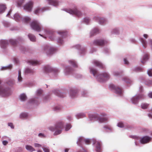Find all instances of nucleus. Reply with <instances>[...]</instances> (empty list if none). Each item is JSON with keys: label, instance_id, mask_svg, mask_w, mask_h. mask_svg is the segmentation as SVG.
<instances>
[{"label": "nucleus", "instance_id": "nucleus-35", "mask_svg": "<svg viewBox=\"0 0 152 152\" xmlns=\"http://www.w3.org/2000/svg\"><path fill=\"white\" fill-rule=\"evenodd\" d=\"M28 36L31 41L34 42L36 41V38L33 35L29 34H28Z\"/></svg>", "mask_w": 152, "mask_h": 152}, {"label": "nucleus", "instance_id": "nucleus-11", "mask_svg": "<svg viewBox=\"0 0 152 152\" xmlns=\"http://www.w3.org/2000/svg\"><path fill=\"white\" fill-rule=\"evenodd\" d=\"M93 144L95 148V149L97 152H100L101 150V143L96 140H93Z\"/></svg>", "mask_w": 152, "mask_h": 152}, {"label": "nucleus", "instance_id": "nucleus-23", "mask_svg": "<svg viewBox=\"0 0 152 152\" xmlns=\"http://www.w3.org/2000/svg\"><path fill=\"white\" fill-rule=\"evenodd\" d=\"M26 149L30 152H33L35 151V149L31 146L26 145L25 146Z\"/></svg>", "mask_w": 152, "mask_h": 152}, {"label": "nucleus", "instance_id": "nucleus-31", "mask_svg": "<svg viewBox=\"0 0 152 152\" xmlns=\"http://www.w3.org/2000/svg\"><path fill=\"white\" fill-rule=\"evenodd\" d=\"M12 68V65L10 64L8 66L2 67L1 68L0 70H4L7 69H11Z\"/></svg>", "mask_w": 152, "mask_h": 152}, {"label": "nucleus", "instance_id": "nucleus-26", "mask_svg": "<svg viewBox=\"0 0 152 152\" xmlns=\"http://www.w3.org/2000/svg\"><path fill=\"white\" fill-rule=\"evenodd\" d=\"M28 116V114L26 113H22L20 115L19 117L21 119H23L27 118Z\"/></svg>", "mask_w": 152, "mask_h": 152}, {"label": "nucleus", "instance_id": "nucleus-14", "mask_svg": "<svg viewBox=\"0 0 152 152\" xmlns=\"http://www.w3.org/2000/svg\"><path fill=\"white\" fill-rule=\"evenodd\" d=\"M110 87L116 94L119 95H121L122 94V91L120 88L113 85H111Z\"/></svg>", "mask_w": 152, "mask_h": 152}, {"label": "nucleus", "instance_id": "nucleus-34", "mask_svg": "<svg viewBox=\"0 0 152 152\" xmlns=\"http://www.w3.org/2000/svg\"><path fill=\"white\" fill-rule=\"evenodd\" d=\"M7 83L10 86L13 85L15 84V80L13 79H10L7 80Z\"/></svg>", "mask_w": 152, "mask_h": 152}, {"label": "nucleus", "instance_id": "nucleus-60", "mask_svg": "<svg viewBox=\"0 0 152 152\" xmlns=\"http://www.w3.org/2000/svg\"><path fill=\"white\" fill-rule=\"evenodd\" d=\"M124 80L126 83H130L132 82V81L127 78H125L124 79Z\"/></svg>", "mask_w": 152, "mask_h": 152}, {"label": "nucleus", "instance_id": "nucleus-37", "mask_svg": "<svg viewBox=\"0 0 152 152\" xmlns=\"http://www.w3.org/2000/svg\"><path fill=\"white\" fill-rule=\"evenodd\" d=\"M28 63L29 65H35L37 64L38 62L36 60H31L28 61Z\"/></svg>", "mask_w": 152, "mask_h": 152}, {"label": "nucleus", "instance_id": "nucleus-53", "mask_svg": "<svg viewBox=\"0 0 152 152\" xmlns=\"http://www.w3.org/2000/svg\"><path fill=\"white\" fill-rule=\"evenodd\" d=\"M34 145L36 148H40L42 147V145L41 144L37 143H34Z\"/></svg>", "mask_w": 152, "mask_h": 152}, {"label": "nucleus", "instance_id": "nucleus-57", "mask_svg": "<svg viewBox=\"0 0 152 152\" xmlns=\"http://www.w3.org/2000/svg\"><path fill=\"white\" fill-rule=\"evenodd\" d=\"M48 129L51 131L53 132L55 130V127L50 126L48 127Z\"/></svg>", "mask_w": 152, "mask_h": 152}, {"label": "nucleus", "instance_id": "nucleus-29", "mask_svg": "<svg viewBox=\"0 0 152 152\" xmlns=\"http://www.w3.org/2000/svg\"><path fill=\"white\" fill-rule=\"evenodd\" d=\"M99 32V30L97 28H95L93 29L91 32L90 34L91 35H93L95 34H97Z\"/></svg>", "mask_w": 152, "mask_h": 152}, {"label": "nucleus", "instance_id": "nucleus-13", "mask_svg": "<svg viewBox=\"0 0 152 152\" xmlns=\"http://www.w3.org/2000/svg\"><path fill=\"white\" fill-rule=\"evenodd\" d=\"M91 142V141L89 139H85L83 137H80L78 138L77 144L80 146V144L84 142L86 144H90Z\"/></svg>", "mask_w": 152, "mask_h": 152}, {"label": "nucleus", "instance_id": "nucleus-22", "mask_svg": "<svg viewBox=\"0 0 152 152\" xmlns=\"http://www.w3.org/2000/svg\"><path fill=\"white\" fill-rule=\"evenodd\" d=\"M49 3L54 6H57L58 5V2L56 0H47Z\"/></svg>", "mask_w": 152, "mask_h": 152}, {"label": "nucleus", "instance_id": "nucleus-10", "mask_svg": "<svg viewBox=\"0 0 152 152\" xmlns=\"http://www.w3.org/2000/svg\"><path fill=\"white\" fill-rule=\"evenodd\" d=\"M63 127V124L62 122L57 123L55 126V130L54 133V135H57L60 134L61 132V129Z\"/></svg>", "mask_w": 152, "mask_h": 152}, {"label": "nucleus", "instance_id": "nucleus-30", "mask_svg": "<svg viewBox=\"0 0 152 152\" xmlns=\"http://www.w3.org/2000/svg\"><path fill=\"white\" fill-rule=\"evenodd\" d=\"M22 21L25 23H28L30 20V19L28 17H25L22 19Z\"/></svg>", "mask_w": 152, "mask_h": 152}, {"label": "nucleus", "instance_id": "nucleus-47", "mask_svg": "<svg viewBox=\"0 0 152 152\" xmlns=\"http://www.w3.org/2000/svg\"><path fill=\"white\" fill-rule=\"evenodd\" d=\"M24 0H19L17 2V5L18 7H20L22 4L23 3Z\"/></svg>", "mask_w": 152, "mask_h": 152}, {"label": "nucleus", "instance_id": "nucleus-2", "mask_svg": "<svg viewBox=\"0 0 152 152\" xmlns=\"http://www.w3.org/2000/svg\"><path fill=\"white\" fill-rule=\"evenodd\" d=\"M89 69L90 73L93 74L97 80L100 83L104 82L110 78V75L107 72H103L96 75L97 71L96 69L90 67Z\"/></svg>", "mask_w": 152, "mask_h": 152}, {"label": "nucleus", "instance_id": "nucleus-56", "mask_svg": "<svg viewBox=\"0 0 152 152\" xmlns=\"http://www.w3.org/2000/svg\"><path fill=\"white\" fill-rule=\"evenodd\" d=\"M57 42L58 43L62 44L64 43V41L61 38H59L57 39Z\"/></svg>", "mask_w": 152, "mask_h": 152}, {"label": "nucleus", "instance_id": "nucleus-33", "mask_svg": "<svg viewBox=\"0 0 152 152\" xmlns=\"http://www.w3.org/2000/svg\"><path fill=\"white\" fill-rule=\"evenodd\" d=\"M62 109V107L60 105H56L53 108L54 111H58L61 110Z\"/></svg>", "mask_w": 152, "mask_h": 152}, {"label": "nucleus", "instance_id": "nucleus-15", "mask_svg": "<svg viewBox=\"0 0 152 152\" xmlns=\"http://www.w3.org/2000/svg\"><path fill=\"white\" fill-rule=\"evenodd\" d=\"M66 12L69 14L77 16H80L82 15L80 10H65Z\"/></svg>", "mask_w": 152, "mask_h": 152}, {"label": "nucleus", "instance_id": "nucleus-49", "mask_svg": "<svg viewBox=\"0 0 152 152\" xmlns=\"http://www.w3.org/2000/svg\"><path fill=\"white\" fill-rule=\"evenodd\" d=\"M147 73L149 76H152V69H149Z\"/></svg>", "mask_w": 152, "mask_h": 152}, {"label": "nucleus", "instance_id": "nucleus-63", "mask_svg": "<svg viewBox=\"0 0 152 152\" xmlns=\"http://www.w3.org/2000/svg\"><path fill=\"white\" fill-rule=\"evenodd\" d=\"M113 74L114 75L117 76L119 75V73L118 71H115L113 72Z\"/></svg>", "mask_w": 152, "mask_h": 152}, {"label": "nucleus", "instance_id": "nucleus-62", "mask_svg": "<svg viewBox=\"0 0 152 152\" xmlns=\"http://www.w3.org/2000/svg\"><path fill=\"white\" fill-rule=\"evenodd\" d=\"M142 69V68L140 67H136L135 68L134 70L136 71H139L141 70Z\"/></svg>", "mask_w": 152, "mask_h": 152}, {"label": "nucleus", "instance_id": "nucleus-43", "mask_svg": "<svg viewBox=\"0 0 152 152\" xmlns=\"http://www.w3.org/2000/svg\"><path fill=\"white\" fill-rule=\"evenodd\" d=\"M25 72L27 73H33L34 72L33 70L28 68L25 70Z\"/></svg>", "mask_w": 152, "mask_h": 152}, {"label": "nucleus", "instance_id": "nucleus-4", "mask_svg": "<svg viewBox=\"0 0 152 152\" xmlns=\"http://www.w3.org/2000/svg\"><path fill=\"white\" fill-rule=\"evenodd\" d=\"M56 49L50 44H46L43 45L42 48V51L47 55H50L54 53Z\"/></svg>", "mask_w": 152, "mask_h": 152}, {"label": "nucleus", "instance_id": "nucleus-5", "mask_svg": "<svg viewBox=\"0 0 152 152\" xmlns=\"http://www.w3.org/2000/svg\"><path fill=\"white\" fill-rule=\"evenodd\" d=\"M12 92L8 88L0 86V96H8L11 94Z\"/></svg>", "mask_w": 152, "mask_h": 152}, {"label": "nucleus", "instance_id": "nucleus-36", "mask_svg": "<svg viewBox=\"0 0 152 152\" xmlns=\"http://www.w3.org/2000/svg\"><path fill=\"white\" fill-rule=\"evenodd\" d=\"M18 82H20L22 81V78L21 76V72L20 70H19L18 71Z\"/></svg>", "mask_w": 152, "mask_h": 152}, {"label": "nucleus", "instance_id": "nucleus-46", "mask_svg": "<svg viewBox=\"0 0 152 152\" xmlns=\"http://www.w3.org/2000/svg\"><path fill=\"white\" fill-rule=\"evenodd\" d=\"M38 136L39 137L41 138H44L46 137V135L43 133H39L38 135Z\"/></svg>", "mask_w": 152, "mask_h": 152}, {"label": "nucleus", "instance_id": "nucleus-52", "mask_svg": "<svg viewBox=\"0 0 152 152\" xmlns=\"http://www.w3.org/2000/svg\"><path fill=\"white\" fill-rule=\"evenodd\" d=\"M42 149L43 150V151L45 152H49V148L47 147H42Z\"/></svg>", "mask_w": 152, "mask_h": 152}, {"label": "nucleus", "instance_id": "nucleus-12", "mask_svg": "<svg viewBox=\"0 0 152 152\" xmlns=\"http://www.w3.org/2000/svg\"><path fill=\"white\" fill-rule=\"evenodd\" d=\"M108 42V41L106 40L99 39L94 40V44L96 45L102 46L106 45Z\"/></svg>", "mask_w": 152, "mask_h": 152}, {"label": "nucleus", "instance_id": "nucleus-25", "mask_svg": "<svg viewBox=\"0 0 152 152\" xmlns=\"http://www.w3.org/2000/svg\"><path fill=\"white\" fill-rule=\"evenodd\" d=\"M20 99L21 101H24L26 100L27 97L26 95L24 94H20Z\"/></svg>", "mask_w": 152, "mask_h": 152}, {"label": "nucleus", "instance_id": "nucleus-54", "mask_svg": "<svg viewBox=\"0 0 152 152\" xmlns=\"http://www.w3.org/2000/svg\"><path fill=\"white\" fill-rule=\"evenodd\" d=\"M42 91L41 90H38L37 91V96H39L42 93Z\"/></svg>", "mask_w": 152, "mask_h": 152}, {"label": "nucleus", "instance_id": "nucleus-45", "mask_svg": "<svg viewBox=\"0 0 152 152\" xmlns=\"http://www.w3.org/2000/svg\"><path fill=\"white\" fill-rule=\"evenodd\" d=\"M71 127V125L70 124H67L65 127V130L66 131H67L69 130Z\"/></svg>", "mask_w": 152, "mask_h": 152}, {"label": "nucleus", "instance_id": "nucleus-48", "mask_svg": "<svg viewBox=\"0 0 152 152\" xmlns=\"http://www.w3.org/2000/svg\"><path fill=\"white\" fill-rule=\"evenodd\" d=\"M7 8L5 4H0V10H5Z\"/></svg>", "mask_w": 152, "mask_h": 152}, {"label": "nucleus", "instance_id": "nucleus-19", "mask_svg": "<svg viewBox=\"0 0 152 152\" xmlns=\"http://www.w3.org/2000/svg\"><path fill=\"white\" fill-rule=\"evenodd\" d=\"M93 63L95 65L101 68H103L104 66L100 62L96 60H94L93 62Z\"/></svg>", "mask_w": 152, "mask_h": 152}, {"label": "nucleus", "instance_id": "nucleus-28", "mask_svg": "<svg viewBox=\"0 0 152 152\" xmlns=\"http://www.w3.org/2000/svg\"><path fill=\"white\" fill-rule=\"evenodd\" d=\"M148 58V56L147 54H145L143 56V58L141 60V62L142 64H144L145 61L147 60Z\"/></svg>", "mask_w": 152, "mask_h": 152}, {"label": "nucleus", "instance_id": "nucleus-38", "mask_svg": "<svg viewBox=\"0 0 152 152\" xmlns=\"http://www.w3.org/2000/svg\"><path fill=\"white\" fill-rule=\"evenodd\" d=\"M58 33L61 36L64 37L66 34V31H60L58 32Z\"/></svg>", "mask_w": 152, "mask_h": 152}, {"label": "nucleus", "instance_id": "nucleus-7", "mask_svg": "<svg viewBox=\"0 0 152 152\" xmlns=\"http://www.w3.org/2000/svg\"><path fill=\"white\" fill-rule=\"evenodd\" d=\"M44 70L46 72L51 73L53 76H56L59 72L57 69L52 67L49 66H45Z\"/></svg>", "mask_w": 152, "mask_h": 152}, {"label": "nucleus", "instance_id": "nucleus-3", "mask_svg": "<svg viewBox=\"0 0 152 152\" xmlns=\"http://www.w3.org/2000/svg\"><path fill=\"white\" fill-rule=\"evenodd\" d=\"M89 117L91 120L96 119L99 122L101 123L107 121L109 118L107 115L104 113H101L100 115L96 113L89 114Z\"/></svg>", "mask_w": 152, "mask_h": 152}, {"label": "nucleus", "instance_id": "nucleus-42", "mask_svg": "<svg viewBox=\"0 0 152 152\" xmlns=\"http://www.w3.org/2000/svg\"><path fill=\"white\" fill-rule=\"evenodd\" d=\"M31 10H29V11H30ZM33 12L36 15H39V14L42 13L43 11V10H33Z\"/></svg>", "mask_w": 152, "mask_h": 152}, {"label": "nucleus", "instance_id": "nucleus-58", "mask_svg": "<svg viewBox=\"0 0 152 152\" xmlns=\"http://www.w3.org/2000/svg\"><path fill=\"white\" fill-rule=\"evenodd\" d=\"M104 129L107 130L111 131L112 130V129L109 126H105L104 127Z\"/></svg>", "mask_w": 152, "mask_h": 152}, {"label": "nucleus", "instance_id": "nucleus-27", "mask_svg": "<svg viewBox=\"0 0 152 152\" xmlns=\"http://www.w3.org/2000/svg\"><path fill=\"white\" fill-rule=\"evenodd\" d=\"M69 64L72 65L73 67L77 66V64L75 61L73 60H70L68 61Z\"/></svg>", "mask_w": 152, "mask_h": 152}, {"label": "nucleus", "instance_id": "nucleus-9", "mask_svg": "<svg viewBox=\"0 0 152 152\" xmlns=\"http://www.w3.org/2000/svg\"><path fill=\"white\" fill-rule=\"evenodd\" d=\"M12 10H10L7 15V16L9 17L12 18L13 16L14 19L17 21H19L22 20V18L18 14H14L12 13Z\"/></svg>", "mask_w": 152, "mask_h": 152}, {"label": "nucleus", "instance_id": "nucleus-21", "mask_svg": "<svg viewBox=\"0 0 152 152\" xmlns=\"http://www.w3.org/2000/svg\"><path fill=\"white\" fill-rule=\"evenodd\" d=\"M75 47L76 48L80 49V52L82 54H84L86 52V48L83 47H81V46L79 45H76Z\"/></svg>", "mask_w": 152, "mask_h": 152}, {"label": "nucleus", "instance_id": "nucleus-40", "mask_svg": "<svg viewBox=\"0 0 152 152\" xmlns=\"http://www.w3.org/2000/svg\"><path fill=\"white\" fill-rule=\"evenodd\" d=\"M77 93V91L76 90H71L70 92V95L72 97L75 96Z\"/></svg>", "mask_w": 152, "mask_h": 152}, {"label": "nucleus", "instance_id": "nucleus-8", "mask_svg": "<svg viewBox=\"0 0 152 152\" xmlns=\"http://www.w3.org/2000/svg\"><path fill=\"white\" fill-rule=\"evenodd\" d=\"M130 137L135 138L136 140H140V142L142 144H145L148 143L151 140V137L148 136L144 137L140 139H139V137L134 136H131Z\"/></svg>", "mask_w": 152, "mask_h": 152}, {"label": "nucleus", "instance_id": "nucleus-32", "mask_svg": "<svg viewBox=\"0 0 152 152\" xmlns=\"http://www.w3.org/2000/svg\"><path fill=\"white\" fill-rule=\"evenodd\" d=\"M76 117L77 119L84 117L85 116V115L84 113H80L77 114L76 115Z\"/></svg>", "mask_w": 152, "mask_h": 152}, {"label": "nucleus", "instance_id": "nucleus-1", "mask_svg": "<svg viewBox=\"0 0 152 152\" xmlns=\"http://www.w3.org/2000/svg\"><path fill=\"white\" fill-rule=\"evenodd\" d=\"M31 26L32 29L37 31H42L43 34H39L40 36L45 38L46 37H45V36L50 37L49 35L51 34V33L49 30L44 29L38 21L35 20L33 22L31 23Z\"/></svg>", "mask_w": 152, "mask_h": 152}, {"label": "nucleus", "instance_id": "nucleus-39", "mask_svg": "<svg viewBox=\"0 0 152 152\" xmlns=\"http://www.w3.org/2000/svg\"><path fill=\"white\" fill-rule=\"evenodd\" d=\"M149 104L146 103H142L141 104V108L143 109H145L147 108Z\"/></svg>", "mask_w": 152, "mask_h": 152}, {"label": "nucleus", "instance_id": "nucleus-41", "mask_svg": "<svg viewBox=\"0 0 152 152\" xmlns=\"http://www.w3.org/2000/svg\"><path fill=\"white\" fill-rule=\"evenodd\" d=\"M111 32L112 34H117L119 33V30L118 28H115L112 29Z\"/></svg>", "mask_w": 152, "mask_h": 152}, {"label": "nucleus", "instance_id": "nucleus-64", "mask_svg": "<svg viewBox=\"0 0 152 152\" xmlns=\"http://www.w3.org/2000/svg\"><path fill=\"white\" fill-rule=\"evenodd\" d=\"M30 103L33 104H37V102L34 99H32L30 100Z\"/></svg>", "mask_w": 152, "mask_h": 152}, {"label": "nucleus", "instance_id": "nucleus-50", "mask_svg": "<svg viewBox=\"0 0 152 152\" xmlns=\"http://www.w3.org/2000/svg\"><path fill=\"white\" fill-rule=\"evenodd\" d=\"M3 24L4 26L5 27H8L10 25V23L7 21H4L3 22Z\"/></svg>", "mask_w": 152, "mask_h": 152}, {"label": "nucleus", "instance_id": "nucleus-24", "mask_svg": "<svg viewBox=\"0 0 152 152\" xmlns=\"http://www.w3.org/2000/svg\"><path fill=\"white\" fill-rule=\"evenodd\" d=\"M140 40L142 44L143 48H146L147 46V43L146 41L142 38H140Z\"/></svg>", "mask_w": 152, "mask_h": 152}, {"label": "nucleus", "instance_id": "nucleus-17", "mask_svg": "<svg viewBox=\"0 0 152 152\" xmlns=\"http://www.w3.org/2000/svg\"><path fill=\"white\" fill-rule=\"evenodd\" d=\"M33 3L32 1H29L24 6V8L25 10H31L33 6Z\"/></svg>", "mask_w": 152, "mask_h": 152}, {"label": "nucleus", "instance_id": "nucleus-55", "mask_svg": "<svg viewBox=\"0 0 152 152\" xmlns=\"http://www.w3.org/2000/svg\"><path fill=\"white\" fill-rule=\"evenodd\" d=\"M117 126L120 128H123L124 127V124L122 122H119L117 124Z\"/></svg>", "mask_w": 152, "mask_h": 152}, {"label": "nucleus", "instance_id": "nucleus-18", "mask_svg": "<svg viewBox=\"0 0 152 152\" xmlns=\"http://www.w3.org/2000/svg\"><path fill=\"white\" fill-rule=\"evenodd\" d=\"M96 20L99 24L101 25L104 24L107 21V20L106 19L100 17L97 18Z\"/></svg>", "mask_w": 152, "mask_h": 152}, {"label": "nucleus", "instance_id": "nucleus-51", "mask_svg": "<svg viewBox=\"0 0 152 152\" xmlns=\"http://www.w3.org/2000/svg\"><path fill=\"white\" fill-rule=\"evenodd\" d=\"M84 21L86 24H88L90 22V20L88 18H86L84 19Z\"/></svg>", "mask_w": 152, "mask_h": 152}, {"label": "nucleus", "instance_id": "nucleus-61", "mask_svg": "<svg viewBox=\"0 0 152 152\" xmlns=\"http://www.w3.org/2000/svg\"><path fill=\"white\" fill-rule=\"evenodd\" d=\"M54 93L56 95L59 96V91L57 90H55L54 91Z\"/></svg>", "mask_w": 152, "mask_h": 152}, {"label": "nucleus", "instance_id": "nucleus-59", "mask_svg": "<svg viewBox=\"0 0 152 152\" xmlns=\"http://www.w3.org/2000/svg\"><path fill=\"white\" fill-rule=\"evenodd\" d=\"M8 125L9 126H10L11 128L13 129L14 128V126L13 123H8Z\"/></svg>", "mask_w": 152, "mask_h": 152}, {"label": "nucleus", "instance_id": "nucleus-44", "mask_svg": "<svg viewBox=\"0 0 152 152\" xmlns=\"http://www.w3.org/2000/svg\"><path fill=\"white\" fill-rule=\"evenodd\" d=\"M9 43L12 45H15L16 44V41L14 39H10L9 40Z\"/></svg>", "mask_w": 152, "mask_h": 152}, {"label": "nucleus", "instance_id": "nucleus-6", "mask_svg": "<svg viewBox=\"0 0 152 152\" xmlns=\"http://www.w3.org/2000/svg\"><path fill=\"white\" fill-rule=\"evenodd\" d=\"M144 98V96L142 94L136 95L132 97L131 99V102L135 105H137L139 101Z\"/></svg>", "mask_w": 152, "mask_h": 152}, {"label": "nucleus", "instance_id": "nucleus-20", "mask_svg": "<svg viewBox=\"0 0 152 152\" xmlns=\"http://www.w3.org/2000/svg\"><path fill=\"white\" fill-rule=\"evenodd\" d=\"M8 41L6 40H1L0 41V45L2 48H4L8 45Z\"/></svg>", "mask_w": 152, "mask_h": 152}, {"label": "nucleus", "instance_id": "nucleus-16", "mask_svg": "<svg viewBox=\"0 0 152 152\" xmlns=\"http://www.w3.org/2000/svg\"><path fill=\"white\" fill-rule=\"evenodd\" d=\"M72 70L73 69L72 68L69 66H67L65 67L64 70V72L66 75H67L71 73Z\"/></svg>", "mask_w": 152, "mask_h": 152}]
</instances>
